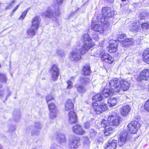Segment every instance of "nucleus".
<instances>
[{
  "instance_id": "f257e3e1",
  "label": "nucleus",
  "mask_w": 149,
  "mask_h": 149,
  "mask_svg": "<svg viewBox=\"0 0 149 149\" xmlns=\"http://www.w3.org/2000/svg\"><path fill=\"white\" fill-rule=\"evenodd\" d=\"M117 111H112L108 117V120H103L101 123V126L104 128V134L108 136L112 133L114 130L111 126H117L119 125L120 118Z\"/></svg>"
},
{
  "instance_id": "f03ea898",
  "label": "nucleus",
  "mask_w": 149,
  "mask_h": 149,
  "mask_svg": "<svg viewBox=\"0 0 149 149\" xmlns=\"http://www.w3.org/2000/svg\"><path fill=\"white\" fill-rule=\"evenodd\" d=\"M83 44L81 45V48L79 49V52L81 55L86 53L88 50L93 47L94 45L91 42V39L89 35L87 34L84 35L82 38Z\"/></svg>"
},
{
  "instance_id": "7ed1b4c3",
  "label": "nucleus",
  "mask_w": 149,
  "mask_h": 149,
  "mask_svg": "<svg viewBox=\"0 0 149 149\" xmlns=\"http://www.w3.org/2000/svg\"><path fill=\"white\" fill-rule=\"evenodd\" d=\"M102 17L100 16L97 17L98 21L99 20V22L103 24H109L107 19L113 17V12L111 10L110 8L106 7L102 8Z\"/></svg>"
},
{
  "instance_id": "20e7f679",
  "label": "nucleus",
  "mask_w": 149,
  "mask_h": 149,
  "mask_svg": "<svg viewBox=\"0 0 149 149\" xmlns=\"http://www.w3.org/2000/svg\"><path fill=\"white\" fill-rule=\"evenodd\" d=\"M59 14L58 8L56 11L53 6L48 7L46 11L43 12L41 13L42 16L52 19L53 21L56 20V18L55 16H58Z\"/></svg>"
},
{
  "instance_id": "39448f33",
  "label": "nucleus",
  "mask_w": 149,
  "mask_h": 149,
  "mask_svg": "<svg viewBox=\"0 0 149 149\" xmlns=\"http://www.w3.org/2000/svg\"><path fill=\"white\" fill-rule=\"evenodd\" d=\"M99 20L98 21L97 18H96V20H93V18L92 19V23L91 27L93 30L97 32H99L100 33H103L104 31V29L102 27V26L100 24V23L102 24V25L105 27L106 25V27H107L108 24H103L99 22Z\"/></svg>"
},
{
  "instance_id": "423d86ee",
  "label": "nucleus",
  "mask_w": 149,
  "mask_h": 149,
  "mask_svg": "<svg viewBox=\"0 0 149 149\" xmlns=\"http://www.w3.org/2000/svg\"><path fill=\"white\" fill-rule=\"evenodd\" d=\"M108 86L114 92L119 93L120 92V81L117 79H115L111 80L107 84Z\"/></svg>"
},
{
  "instance_id": "0eeeda50",
  "label": "nucleus",
  "mask_w": 149,
  "mask_h": 149,
  "mask_svg": "<svg viewBox=\"0 0 149 149\" xmlns=\"http://www.w3.org/2000/svg\"><path fill=\"white\" fill-rule=\"evenodd\" d=\"M130 134L126 131H124L121 132L118 138V145L122 147L127 143L130 139Z\"/></svg>"
},
{
  "instance_id": "6e6552de",
  "label": "nucleus",
  "mask_w": 149,
  "mask_h": 149,
  "mask_svg": "<svg viewBox=\"0 0 149 149\" xmlns=\"http://www.w3.org/2000/svg\"><path fill=\"white\" fill-rule=\"evenodd\" d=\"M48 104L50 112L49 117L51 119H55L57 114V110L56 107L53 103H50Z\"/></svg>"
},
{
  "instance_id": "1a4fd4ad",
  "label": "nucleus",
  "mask_w": 149,
  "mask_h": 149,
  "mask_svg": "<svg viewBox=\"0 0 149 149\" xmlns=\"http://www.w3.org/2000/svg\"><path fill=\"white\" fill-rule=\"evenodd\" d=\"M136 80L138 81L142 80L149 81V70L144 69L140 72L139 76H138Z\"/></svg>"
},
{
  "instance_id": "9d476101",
  "label": "nucleus",
  "mask_w": 149,
  "mask_h": 149,
  "mask_svg": "<svg viewBox=\"0 0 149 149\" xmlns=\"http://www.w3.org/2000/svg\"><path fill=\"white\" fill-rule=\"evenodd\" d=\"M69 58L71 60L76 61L80 60L82 58L79 50L77 49L73 50L70 53Z\"/></svg>"
},
{
  "instance_id": "9b49d317",
  "label": "nucleus",
  "mask_w": 149,
  "mask_h": 149,
  "mask_svg": "<svg viewBox=\"0 0 149 149\" xmlns=\"http://www.w3.org/2000/svg\"><path fill=\"white\" fill-rule=\"evenodd\" d=\"M80 139L77 136H73L70 139L69 144V147L71 148H76L79 146Z\"/></svg>"
},
{
  "instance_id": "f8f14e48",
  "label": "nucleus",
  "mask_w": 149,
  "mask_h": 149,
  "mask_svg": "<svg viewBox=\"0 0 149 149\" xmlns=\"http://www.w3.org/2000/svg\"><path fill=\"white\" fill-rule=\"evenodd\" d=\"M108 143H106L104 146V149H115L117 141L113 138L110 139L108 141Z\"/></svg>"
},
{
  "instance_id": "ddd939ff",
  "label": "nucleus",
  "mask_w": 149,
  "mask_h": 149,
  "mask_svg": "<svg viewBox=\"0 0 149 149\" xmlns=\"http://www.w3.org/2000/svg\"><path fill=\"white\" fill-rule=\"evenodd\" d=\"M41 19L40 16H36L32 19L31 26L33 29H37L39 27Z\"/></svg>"
},
{
  "instance_id": "4468645a",
  "label": "nucleus",
  "mask_w": 149,
  "mask_h": 149,
  "mask_svg": "<svg viewBox=\"0 0 149 149\" xmlns=\"http://www.w3.org/2000/svg\"><path fill=\"white\" fill-rule=\"evenodd\" d=\"M138 124L137 121H132L128 125V131L131 134H135L137 130V125Z\"/></svg>"
},
{
  "instance_id": "2eb2a0df",
  "label": "nucleus",
  "mask_w": 149,
  "mask_h": 149,
  "mask_svg": "<svg viewBox=\"0 0 149 149\" xmlns=\"http://www.w3.org/2000/svg\"><path fill=\"white\" fill-rule=\"evenodd\" d=\"M34 129L31 131L32 135H38L39 134L40 130L42 128V124L38 122H35L34 124Z\"/></svg>"
},
{
  "instance_id": "dca6fc26",
  "label": "nucleus",
  "mask_w": 149,
  "mask_h": 149,
  "mask_svg": "<svg viewBox=\"0 0 149 149\" xmlns=\"http://www.w3.org/2000/svg\"><path fill=\"white\" fill-rule=\"evenodd\" d=\"M130 82L126 80L122 79L120 80V92L122 90L127 91L128 90L130 86Z\"/></svg>"
},
{
  "instance_id": "f3484780",
  "label": "nucleus",
  "mask_w": 149,
  "mask_h": 149,
  "mask_svg": "<svg viewBox=\"0 0 149 149\" xmlns=\"http://www.w3.org/2000/svg\"><path fill=\"white\" fill-rule=\"evenodd\" d=\"M51 72L52 73V76L53 81L57 80L59 76V70L56 65H53L51 69Z\"/></svg>"
},
{
  "instance_id": "a211bd4d",
  "label": "nucleus",
  "mask_w": 149,
  "mask_h": 149,
  "mask_svg": "<svg viewBox=\"0 0 149 149\" xmlns=\"http://www.w3.org/2000/svg\"><path fill=\"white\" fill-rule=\"evenodd\" d=\"M114 92L107 86V84L104 88L102 93L103 96L105 97H107L110 96L111 94H113Z\"/></svg>"
},
{
  "instance_id": "6ab92c4d",
  "label": "nucleus",
  "mask_w": 149,
  "mask_h": 149,
  "mask_svg": "<svg viewBox=\"0 0 149 149\" xmlns=\"http://www.w3.org/2000/svg\"><path fill=\"white\" fill-rule=\"evenodd\" d=\"M68 120L69 123L70 124H74L77 123V118L75 112L72 111L68 113Z\"/></svg>"
},
{
  "instance_id": "aec40b11",
  "label": "nucleus",
  "mask_w": 149,
  "mask_h": 149,
  "mask_svg": "<svg viewBox=\"0 0 149 149\" xmlns=\"http://www.w3.org/2000/svg\"><path fill=\"white\" fill-rule=\"evenodd\" d=\"M73 132L77 134L82 135L85 133V131L82 129V127L80 125H77L72 127Z\"/></svg>"
},
{
  "instance_id": "412c9836",
  "label": "nucleus",
  "mask_w": 149,
  "mask_h": 149,
  "mask_svg": "<svg viewBox=\"0 0 149 149\" xmlns=\"http://www.w3.org/2000/svg\"><path fill=\"white\" fill-rule=\"evenodd\" d=\"M101 60L111 64L114 61V58L108 54L104 53L101 57Z\"/></svg>"
},
{
  "instance_id": "4be33fe9",
  "label": "nucleus",
  "mask_w": 149,
  "mask_h": 149,
  "mask_svg": "<svg viewBox=\"0 0 149 149\" xmlns=\"http://www.w3.org/2000/svg\"><path fill=\"white\" fill-rule=\"evenodd\" d=\"M130 107L128 105L123 106L120 109L121 114L123 116L126 115L130 111Z\"/></svg>"
},
{
  "instance_id": "5701e85b",
  "label": "nucleus",
  "mask_w": 149,
  "mask_h": 149,
  "mask_svg": "<svg viewBox=\"0 0 149 149\" xmlns=\"http://www.w3.org/2000/svg\"><path fill=\"white\" fill-rule=\"evenodd\" d=\"M113 42V43L110 44L108 47V51L110 53H114L117 49V43L115 40Z\"/></svg>"
},
{
  "instance_id": "b1692460",
  "label": "nucleus",
  "mask_w": 149,
  "mask_h": 149,
  "mask_svg": "<svg viewBox=\"0 0 149 149\" xmlns=\"http://www.w3.org/2000/svg\"><path fill=\"white\" fill-rule=\"evenodd\" d=\"M130 29L132 32H137L140 29V26L137 24L136 23L134 22L131 24L129 26Z\"/></svg>"
},
{
  "instance_id": "393cba45",
  "label": "nucleus",
  "mask_w": 149,
  "mask_h": 149,
  "mask_svg": "<svg viewBox=\"0 0 149 149\" xmlns=\"http://www.w3.org/2000/svg\"><path fill=\"white\" fill-rule=\"evenodd\" d=\"M143 56V61L149 64V48H148L144 51Z\"/></svg>"
},
{
  "instance_id": "a878e982",
  "label": "nucleus",
  "mask_w": 149,
  "mask_h": 149,
  "mask_svg": "<svg viewBox=\"0 0 149 149\" xmlns=\"http://www.w3.org/2000/svg\"><path fill=\"white\" fill-rule=\"evenodd\" d=\"M117 102V100L116 97H111L108 99V105L110 107H112L116 104Z\"/></svg>"
},
{
  "instance_id": "bb28decb",
  "label": "nucleus",
  "mask_w": 149,
  "mask_h": 149,
  "mask_svg": "<svg viewBox=\"0 0 149 149\" xmlns=\"http://www.w3.org/2000/svg\"><path fill=\"white\" fill-rule=\"evenodd\" d=\"M79 81L82 84L86 85L89 83L90 80L88 77L83 76L80 77Z\"/></svg>"
},
{
  "instance_id": "cd10ccee",
  "label": "nucleus",
  "mask_w": 149,
  "mask_h": 149,
  "mask_svg": "<svg viewBox=\"0 0 149 149\" xmlns=\"http://www.w3.org/2000/svg\"><path fill=\"white\" fill-rule=\"evenodd\" d=\"M74 107V105L70 100H68L65 105V109L66 111H69L72 109Z\"/></svg>"
},
{
  "instance_id": "c85d7f7f",
  "label": "nucleus",
  "mask_w": 149,
  "mask_h": 149,
  "mask_svg": "<svg viewBox=\"0 0 149 149\" xmlns=\"http://www.w3.org/2000/svg\"><path fill=\"white\" fill-rule=\"evenodd\" d=\"M82 71L84 75H88L91 72V69L90 66L87 65L84 66L82 69Z\"/></svg>"
},
{
  "instance_id": "c756f323",
  "label": "nucleus",
  "mask_w": 149,
  "mask_h": 149,
  "mask_svg": "<svg viewBox=\"0 0 149 149\" xmlns=\"http://www.w3.org/2000/svg\"><path fill=\"white\" fill-rule=\"evenodd\" d=\"M123 42V45L127 47H128V46L132 45L134 43L133 39H125L124 40H121Z\"/></svg>"
},
{
  "instance_id": "7c9ffc66",
  "label": "nucleus",
  "mask_w": 149,
  "mask_h": 149,
  "mask_svg": "<svg viewBox=\"0 0 149 149\" xmlns=\"http://www.w3.org/2000/svg\"><path fill=\"white\" fill-rule=\"evenodd\" d=\"M57 139L60 144L65 142L66 140L64 135L60 133L57 134Z\"/></svg>"
},
{
  "instance_id": "2f4dec72",
  "label": "nucleus",
  "mask_w": 149,
  "mask_h": 149,
  "mask_svg": "<svg viewBox=\"0 0 149 149\" xmlns=\"http://www.w3.org/2000/svg\"><path fill=\"white\" fill-rule=\"evenodd\" d=\"M37 29H33L32 27L29 28L27 31V33L30 36L33 37L36 34V31Z\"/></svg>"
},
{
  "instance_id": "473e14b6",
  "label": "nucleus",
  "mask_w": 149,
  "mask_h": 149,
  "mask_svg": "<svg viewBox=\"0 0 149 149\" xmlns=\"http://www.w3.org/2000/svg\"><path fill=\"white\" fill-rule=\"evenodd\" d=\"M13 118L14 121L16 122H17L20 118V114L19 111H14L13 112Z\"/></svg>"
},
{
  "instance_id": "72a5a7b5",
  "label": "nucleus",
  "mask_w": 149,
  "mask_h": 149,
  "mask_svg": "<svg viewBox=\"0 0 149 149\" xmlns=\"http://www.w3.org/2000/svg\"><path fill=\"white\" fill-rule=\"evenodd\" d=\"M75 86L78 92L79 93H84L86 91L85 88L82 85L77 84L75 85Z\"/></svg>"
},
{
  "instance_id": "f704fd0d",
  "label": "nucleus",
  "mask_w": 149,
  "mask_h": 149,
  "mask_svg": "<svg viewBox=\"0 0 149 149\" xmlns=\"http://www.w3.org/2000/svg\"><path fill=\"white\" fill-rule=\"evenodd\" d=\"M84 141L83 144L85 147H88L89 146L90 141L88 138L86 136H84L83 137Z\"/></svg>"
},
{
  "instance_id": "c9c22d12",
  "label": "nucleus",
  "mask_w": 149,
  "mask_h": 149,
  "mask_svg": "<svg viewBox=\"0 0 149 149\" xmlns=\"http://www.w3.org/2000/svg\"><path fill=\"white\" fill-rule=\"evenodd\" d=\"M103 97L101 95L98 94L95 95L93 98V100L94 102L100 101L102 99Z\"/></svg>"
},
{
  "instance_id": "e433bc0d",
  "label": "nucleus",
  "mask_w": 149,
  "mask_h": 149,
  "mask_svg": "<svg viewBox=\"0 0 149 149\" xmlns=\"http://www.w3.org/2000/svg\"><path fill=\"white\" fill-rule=\"evenodd\" d=\"M95 105L96 106L95 107H94L93 109L96 112L97 114H99L100 113H102V109L100 105L97 104L96 105L95 104Z\"/></svg>"
},
{
  "instance_id": "4c0bfd02",
  "label": "nucleus",
  "mask_w": 149,
  "mask_h": 149,
  "mask_svg": "<svg viewBox=\"0 0 149 149\" xmlns=\"http://www.w3.org/2000/svg\"><path fill=\"white\" fill-rule=\"evenodd\" d=\"M97 132L94 129H91L90 131V136L92 139H94L95 138L97 134Z\"/></svg>"
},
{
  "instance_id": "58836bf2",
  "label": "nucleus",
  "mask_w": 149,
  "mask_h": 149,
  "mask_svg": "<svg viewBox=\"0 0 149 149\" xmlns=\"http://www.w3.org/2000/svg\"><path fill=\"white\" fill-rule=\"evenodd\" d=\"M141 26L143 30H146L149 29V23L147 21L143 23Z\"/></svg>"
},
{
  "instance_id": "ea45409f",
  "label": "nucleus",
  "mask_w": 149,
  "mask_h": 149,
  "mask_svg": "<svg viewBox=\"0 0 149 149\" xmlns=\"http://www.w3.org/2000/svg\"><path fill=\"white\" fill-rule=\"evenodd\" d=\"M92 124V123L91 121H87L85 123L84 125H83V127L85 129H89Z\"/></svg>"
},
{
  "instance_id": "a19ab883",
  "label": "nucleus",
  "mask_w": 149,
  "mask_h": 149,
  "mask_svg": "<svg viewBox=\"0 0 149 149\" xmlns=\"http://www.w3.org/2000/svg\"><path fill=\"white\" fill-rule=\"evenodd\" d=\"M6 80L7 78L5 75L0 73V82L5 83Z\"/></svg>"
},
{
  "instance_id": "79ce46f5",
  "label": "nucleus",
  "mask_w": 149,
  "mask_h": 149,
  "mask_svg": "<svg viewBox=\"0 0 149 149\" xmlns=\"http://www.w3.org/2000/svg\"><path fill=\"white\" fill-rule=\"evenodd\" d=\"M56 54L57 55L61 57L63 56L64 55V52L61 49H57L56 51Z\"/></svg>"
},
{
  "instance_id": "37998d69",
  "label": "nucleus",
  "mask_w": 149,
  "mask_h": 149,
  "mask_svg": "<svg viewBox=\"0 0 149 149\" xmlns=\"http://www.w3.org/2000/svg\"><path fill=\"white\" fill-rule=\"evenodd\" d=\"M54 99V98L51 95H49L46 97V100L47 104L49 103V101Z\"/></svg>"
},
{
  "instance_id": "c03bdc74",
  "label": "nucleus",
  "mask_w": 149,
  "mask_h": 149,
  "mask_svg": "<svg viewBox=\"0 0 149 149\" xmlns=\"http://www.w3.org/2000/svg\"><path fill=\"white\" fill-rule=\"evenodd\" d=\"M144 108L147 111H149V99L144 104Z\"/></svg>"
},
{
  "instance_id": "a18cd8bd",
  "label": "nucleus",
  "mask_w": 149,
  "mask_h": 149,
  "mask_svg": "<svg viewBox=\"0 0 149 149\" xmlns=\"http://www.w3.org/2000/svg\"><path fill=\"white\" fill-rule=\"evenodd\" d=\"M100 105L102 110V111H105L107 109V106L105 104L102 103V104Z\"/></svg>"
},
{
  "instance_id": "49530a36",
  "label": "nucleus",
  "mask_w": 149,
  "mask_h": 149,
  "mask_svg": "<svg viewBox=\"0 0 149 149\" xmlns=\"http://www.w3.org/2000/svg\"><path fill=\"white\" fill-rule=\"evenodd\" d=\"M27 13L26 12L24 11L22 13V14L21 16L19 18V20H22L24 19L26 16Z\"/></svg>"
},
{
  "instance_id": "de8ad7c7",
  "label": "nucleus",
  "mask_w": 149,
  "mask_h": 149,
  "mask_svg": "<svg viewBox=\"0 0 149 149\" xmlns=\"http://www.w3.org/2000/svg\"><path fill=\"white\" fill-rule=\"evenodd\" d=\"M146 13L145 12H143L141 14L139 15V18L140 19H145L146 17Z\"/></svg>"
},
{
  "instance_id": "09e8293b",
  "label": "nucleus",
  "mask_w": 149,
  "mask_h": 149,
  "mask_svg": "<svg viewBox=\"0 0 149 149\" xmlns=\"http://www.w3.org/2000/svg\"><path fill=\"white\" fill-rule=\"evenodd\" d=\"M15 2V1L14 0L12 1L10 3H9V5L7 6L6 7V9H11L13 6V3Z\"/></svg>"
},
{
  "instance_id": "8fccbe9b",
  "label": "nucleus",
  "mask_w": 149,
  "mask_h": 149,
  "mask_svg": "<svg viewBox=\"0 0 149 149\" xmlns=\"http://www.w3.org/2000/svg\"><path fill=\"white\" fill-rule=\"evenodd\" d=\"M126 36L125 35L124 33H121L120 35H118V40H121L123 38H124Z\"/></svg>"
},
{
  "instance_id": "3c124183",
  "label": "nucleus",
  "mask_w": 149,
  "mask_h": 149,
  "mask_svg": "<svg viewBox=\"0 0 149 149\" xmlns=\"http://www.w3.org/2000/svg\"><path fill=\"white\" fill-rule=\"evenodd\" d=\"M6 91L3 90H0V98H2L5 96Z\"/></svg>"
},
{
  "instance_id": "603ef678",
  "label": "nucleus",
  "mask_w": 149,
  "mask_h": 149,
  "mask_svg": "<svg viewBox=\"0 0 149 149\" xmlns=\"http://www.w3.org/2000/svg\"><path fill=\"white\" fill-rule=\"evenodd\" d=\"M61 147L56 144L52 145L51 147V149H60Z\"/></svg>"
},
{
  "instance_id": "864d4df0",
  "label": "nucleus",
  "mask_w": 149,
  "mask_h": 149,
  "mask_svg": "<svg viewBox=\"0 0 149 149\" xmlns=\"http://www.w3.org/2000/svg\"><path fill=\"white\" fill-rule=\"evenodd\" d=\"M68 84V86L67 88H68L70 89L72 87V83L71 81H68L67 82Z\"/></svg>"
},
{
  "instance_id": "5fc2aeb1",
  "label": "nucleus",
  "mask_w": 149,
  "mask_h": 149,
  "mask_svg": "<svg viewBox=\"0 0 149 149\" xmlns=\"http://www.w3.org/2000/svg\"><path fill=\"white\" fill-rule=\"evenodd\" d=\"M98 51L100 52V54L102 56V55L104 53V51L102 47H101L98 50Z\"/></svg>"
},
{
  "instance_id": "6e6d98bb",
  "label": "nucleus",
  "mask_w": 149,
  "mask_h": 149,
  "mask_svg": "<svg viewBox=\"0 0 149 149\" xmlns=\"http://www.w3.org/2000/svg\"><path fill=\"white\" fill-rule=\"evenodd\" d=\"M9 127V130L10 131H14L15 130L16 128V127L15 125L10 126Z\"/></svg>"
},
{
  "instance_id": "4d7b16f0",
  "label": "nucleus",
  "mask_w": 149,
  "mask_h": 149,
  "mask_svg": "<svg viewBox=\"0 0 149 149\" xmlns=\"http://www.w3.org/2000/svg\"><path fill=\"white\" fill-rule=\"evenodd\" d=\"M56 1L58 5H61L63 3V0H56Z\"/></svg>"
},
{
  "instance_id": "13d9d810",
  "label": "nucleus",
  "mask_w": 149,
  "mask_h": 149,
  "mask_svg": "<svg viewBox=\"0 0 149 149\" xmlns=\"http://www.w3.org/2000/svg\"><path fill=\"white\" fill-rule=\"evenodd\" d=\"M19 5L18 4L17 5L13 10L12 12V15L13 14L14 12L19 7Z\"/></svg>"
},
{
  "instance_id": "bf43d9fd",
  "label": "nucleus",
  "mask_w": 149,
  "mask_h": 149,
  "mask_svg": "<svg viewBox=\"0 0 149 149\" xmlns=\"http://www.w3.org/2000/svg\"><path fill=\"white\" fill-rule=\"evenodd\" d=\"M93 38L95 40H97L98 39L97 36L96 34H95L93 36Z\"/></svg>"
},
{
  "instance_id": "052dcab7",
  "label": "nucleus",
  "mask_w": 149,
  "mask_h": 149,
  "mask_svg": "<svg viewBox=\"0 0 149 149\" xmlns=\"http://www.w3.org/2000/svg\"><path fill=\"white\" fill-rule=\"evenodd\" d=\"M5 91L7 93V95H6V100L7 99V97H8V96L10 95V91L8 90H7L6 91Z\"/></svg>"
},
{
  "instance_id": "680f3d73",
  "label": "nucleus",
  "mask_w": 149,
  "mask_h": 149,
  "mask_svg": "<svg viewBox=\"0 0 149 149\" xmlns=\"http://www.w3.org/2000/svg\"><path fill=\"white\" fill-rule=\"evenodd\" d=\"M108 3H112L113 2L114 0H105Z\"/></svg>"
},
{
  "instance_id": "e2e57ef3",
  "label": "nucleus",
  "mask_w": 149,
  "mask_h": 149,
  "mask_svg": "<svg viewBox=\"0 0 149 149\" xmlns=\"http://www.w3.org/2000/svg\"><path fill=\"white\" fill-rule=\"evenodd\" d=\"M30 8H27L26 9V10H25L24 11L25 12H26V13H27L28 12L29 10H30Z\"/></svg>"
},
{
  "instance_id": "0e129e2a",
  "label": "nucleus",
  "mask_w": 149,
  "mask_h": 149,
  "mask_svg": "<svg viewBox=\"0 0 149 149\" xmlns=\"http://www.w3.org/2000/svg\"><path fill=\"white\" fill-rule=\"evenodd\" d=\"M75 76L72 77L71 78V80H74V79L75 78Z\"/></svg>"
},
{
  "instance_id": "69168bd1",
  "label": "nucleus",
  "mask_w": 149,
  "mask_h": 149,
  "mask_svg": "<svg viewBox=\"0 0 149 149\" xmlns=\"http://www.w3.org/2000/svg\"><path fill=\"white\" fill-rule=\"evenodd\" d=\"M0 149H2L1 146V145H0Z\"/></svg>"
},
{
  "instance_id": "338daca9",
  "label": "nucleus",
  "mask_w": 149,
  "mask_h": 149,
  "mask_svg": "<svg viewBox=\"0 0 149 149\" xmlns=\"http://www.w3.org/2000/svg\"><path fill=\"white\" fill-rule=\"evenodd\" d=\"M126 0H121V1H125Z\"/></svg>"
}]
</instances>
